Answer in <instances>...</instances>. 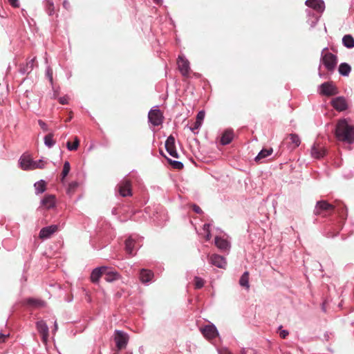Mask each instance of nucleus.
<instances>
[{"label":"nucleus","instance_id":"obj_50","mask_svg":"<svg viewBox=\"0 0 354 354\" xmlns=\"http://www.w3.org/2000/svg\"><path fill=\"white\" fill-rule=\"evenodd\" d=\"M59 102L61 104H68V97L66 96L60 97L58 100Z\"/></svg>","mask_w":354,"mask_h":354},{"label":"nucleus","instance_id":"obj_44","mask_svg":"<svg viewBox=\"0 0 354 354\" xmlns=\"http://www.w3.org/2000/svg\"><path fill=\"white\" fill-rule=\"evenodd\" d=\"M278 333L279 334V336L282 339H286L288 337V335H289V331L288 330L283 329V326L281 325H280L278 327Z\"/></svg>","mask_w":354,"mask_h":354},{"label":"nucleus","instance_id":"obj_47","mask_svg":"<svg viewBox=\"0 0 354 354\" xmlns=\"http://www.w3.org/2000/svg\"><path fill=\"white\" fill-rule=\"evenodd\" d=\"M191 206H192V207L193 211H194L195 213H196V214H203V210L201 209V208L198 205H196V204H195V203H193V204H192V205H191Z\"/></svg>","mask_w":354,"mask_h":354},{"label":"nucleus","instance_id":"obj_55","mask_svg":"<svg viewBox=\"0 0 354 354\" xmlns=\"http://www.w3.org/2000/svg\"><path fill=\"white\" fill-rule=\"evenodd\" d=\"M344 210H345V213H343L341 215V217L342 219H346V216H347V209L346 208V207H344Z\"/></svg>","mask_w":354,"mask_h":354},{"label":"nucleus","instance_id":"obj_62","mask_svg":"<svg viewBox=\"0 0 354 354\" xmlns=\"http://www.w3.org/2000/svg\"><path fill=\"white\" fill-rule=\"evenodd\" d=\"M159 153L162 156H163L164 158H165L167 159V157L165 156V154L164 153V152L162 150H160Z\"/></svg>","mask_w":354,"mask_h":354},{"label":"nucleus","instance_id":"obj_14","mask_svg":"<svg viewBox=\"0 0 354 354\" xmlns=\"http://www.w3.org/2000/svg\"><path fill=\"white\" fill-rule=\"evenodd\" d=\"M305 5L308 7V9L315 10V12L322 14L325 10V3L324 0H306Z\"/></svg>","mask_w":354,"mask_h":354},{"label":"nucleus","instance_id":"obj_5","mask_svg":"<svg viewBox=\"0 0 354 354\" xmlns=\"http://www.w3.org/2000/svg\"><path fill=\"white\" fill-rule=\"evenodd\" d=\"M318 93L323 96H333L339 93L337 87L331 81L325 82L318 86Z\"/></svg>","mask_w":354,"mask_h":354},{"label":"nucleus","instance_id":"obj_32","mask_svg":"<svg viewBox=\"0 0 354 354\" xmlns=\"http://www.w3.org/2000/svg\"><path fill=\"white\" fill-rule=\"evenodd\" d=\"M272 152H273V149L271 147L268 148V149L263 148L256 156V157L254 158V160L256 162H258V161L269 156L270 155H271L272 153Z\"/></svg>","mask_w":354,"mask_h":354},{"label":"nucleus","instance_id":"obj_2","mask_svg":"<svg viewBox=\"0 0 354 354\" xmlns=\"http://www.w3.org/2000/svg\"><path fill=\"white\" fill-rule=\"evenodd\" d=\"M145 212L157 226H163L169 219L166 209L160 204L148 206Z\"/></svg>","mask_w":354,"mask_h":354},{"label":"nucleus","instance_id":"obj_7","mask_svg":"<svg viewBox=\"0 0 354 354\" xmlns=\"http://www.w3.org/2000/svg\"><path fill=\"white\" fill-rule=\"evenodd\" d=\"M136 235L131 234L124 241L125 252L130 257L135 256L138 248L140 247L136 241Z\"/></svg>","mask_w":354,"mask_h":354},{"label":"nucleus","instance_id":"obj_58","mask_svg":"<svg viewBox=\"0 0 354 354\" xmlns=\"http://www.w3.org/2000/svg\"><path fill=\"white\" fill-rule=\"evenodd\" d=\"M193 75L196 78H200L201 77V75L198 73H194Z\"/></svg>","mask_w":354,"mask_h":354},{"label":"nucleus","instance_id":"obj_35","mask_svg":"<svg viewBox=\"0 0 354 354\" xmlns=\"http://www.w3.org/2000/svg\"><path fill=\"white\" fill-rule=\"evenodd\" d=\"M44 143L47 148L51 149L55 145V141L53 138V133H50L46 135L44 138Z\"/></svg>","mask_w":354,"mask_h":354},{"label":"nucleus","instance_id":"obj_30","mask_svg":"<svg viewBox=\"0 0 354 354\" xmlns=\"http://www.w3.org/2000/svg\"><path fill=\"white\" fill-rule=\"evenodd\" d=\"M19 163L24 170H30L32 169V163H33V160L28 157L22 156L19 160Z\"/></svg>","mask_w":354,"mask_h":354},{"label":"nucleus","instance_id":"obj_38","mask_svg":"<svg viewBox=\"0 0 354 354\" xmlns=\"http://www.w3.org/2000/svg\"><path fill=\"white\" fill-rule=\"evenodd\" d=\"M66 145L68 151H75L80 145V140L77 137H75L74 143H71L70 141H68Z\"/></svg>","mask_w":354,"mask_h":354},{"label":"nucleus","instance_id":"obj_12","mask_svg":"<svg viewBox=\"0 0 354 354\" xmlns=\"http://www.w3.org/2000/svg\"><path fill=\"white\" fill-rule=\"evenodd\" d=\"M331 106L337 111L342 112L348 109V105L345 97L338 96L330 101Z\"/></svg>","mask_w":354,"mask_h":354},{"label":"nucleus","instance_id":"obj_8","mask_svg":"<svg viewBox=\"0 0 354 354\" xmlns=\"http://www.w3.org/2000/svg\"><path fill=\"white\" fill-rule=\"evenodd\" d=\"M114 340L115 346L118 350L126 348L129 342V335L120 330H115Z\"/></svg>","mask_w":354,"mask_h":354},{"label":"nucleus","instance_id":"obj_54","mask_svg":"<svg viewBox=\"0 0 354 354\" xmlns=\"http://www.w3.org/2000/svg\"><path fill=\"white\" fill-rule=\"evenodd\" d=\"M211 237H212L211 232H206L205 240L206 241H209L211 239Z\"/></svg>","mask_w":354,"mask_h":354},{"label":"nucleus","instance_id":"obj_33","mask_svg":"<svg viewBox=\"0 0 354 354\" xmlns=\"http://www.w3.org/2000/svg\"><path fill=\"white\" fill-rule=\"evenodd\" d=\"M42 5L46 13L49 16H52L55 13V6L53 0L45 1L42 2Z\"/></svg>","mask_w":354,"mask_h":354},{"label":"nucleus","instance_id":"obj_6","mask_svg":"<svg viewBox=\"0 0 354 354\" xmlns=\"http://www.w3.org/2000/svg\"><path fill=\"white\" fill-rule=\"evenodd\" d=\"M163 119L162 113L158 106H153L148 113V121L155 127L160 125Z\"/></svg>","mask_w":354,"mask_h":354},{"label":"nucleus","instance_id":"obj_23","mask_svg":"<svg viewBox=\"0 0 354 354\" xmlns=\"http://www.w3.org/2000/svg\"><path fill=\"white\" fill-rule=\"evenodd\" d=\"M234 131L232 129H225L221 137L220 144L223 146L229 145L234 139Z\"/></svg>","mask_w":354,"mask_h":354},{"label":"nucleus","instance_id":"obj_22","mask_svg":"<svg viewBox=\"0 0 354 354\" xmlns=\"http://www.w3.org/2000/svg\"><path fill=\"white\" fill-rule=\"evenodd\" d=\"M328 153L325 147H319L314 144L310 149L311 156L315 159H321L326 156Z\"/></svg>","mask_w":354,"mask_h":354},{"label":"nucleus","instance_id":"obj_17","mask_svg":"<svg viewBox=\"0 0 354 354\" xmlns=\"http://www.w3.org/2000/svg\"><path fill=\"white\" fill-rule=\"evenodd\" d=\"M209 262L214 266L225 269L227 266L226 259L219 254H214L209 257Z\"/></svg>","mask_w":354,"mask_h":354},{"label":"nucleus","instance_id":"obj_16","mask_svg":"<svg viewBox=\"0 0 354 354\" xmlns=\"http://www.w3.org/2000/svg\"><path fill=\"white\" fill-rule=\"evenodd\" d=\"M21 304L26 306L37 308L44 307L46 303L45 301L39 298L27 297L22 300Z\"/></svg>","mask_w":354,"mask_h":354},{"label":"nucleus","instance_id":"obj_1","mask_svg":"<svg viewBox=\"0 0 354 354\" xmlns=\"http://www.w3.org/2000/svg\"><path fill=\"white\" fill-rule=\"evenodd\" d=\"M335 136L337 140L352 145L354 143V125L349 124L348 118H341L336 124Z\"/></svg>","mask_w":354,"mask_h":354},{"label":"nucleus","instance_id":"obj_4","mask_svg":"<svg viewBox=\"0 0 354 354\" xmlns=\"http://www.w3.org/2000/svg\"><path fill=\"white\" fill-rule=\"evenodd\" d=\"M129 175L127 174L124 177L115 187L120 195L122 197L131 196L132 195V182L131 178L133 177V175L128 177Z\"/></svg>","mask_w":354,"mask_h":354},{"label":"nucleus","instance_id":"obj_46","mask_svg":"<svg viewBox=\"0 0 354 354\" xmlns=\"http://www.w3.org/2000/svg\"><path fill=\"white\" fill-rule=\"evenodd\" d=\"M46 75L49 80V82L53 84V71L50 66H48L46 70Z\"/></svg>","mask_w":354,"mask_h":354},{"label":"nucleus","instance_id":"obj_64","mask_svg":"<svg viewBox=\"0 0 354 354\" xmlns=\"http://www.w3.org/2000/svg\"><path fill=\"white\" fill-rule=\"evenodd\" d=\"M111 212L113 214H116V209L115 208H113L112 210H111Z\"/></svg>","mask_w":354,"mask_h":354},{"label":"nucleus","instance_id":"obj_59","mask_svg":"<svg viewBox=\"0 0 354 354\" xmlns=\"http://www.w3.org/2000/svg\"><path fill=\"white\" fill-rule=\"evenodd\" d=\"M156 4H160L163 2V0H153Z\"/></svg>","mask_w":354,"mask_h":354},{"label":"nucleus","instance_id":"obj_24","mask_svg":"<svg viewBox=\"0 0 354 354\" xmlns=\"http://www.w3.org/2000/svg\"><path fill=\"white\" fill-rule=\"evenodd\" d=\"M214 243L215 245L221 251H228L231 247L230 241L218 236L215 237Z\"/></svg>","mask_w":354,"mask_h":354},{"label":"nucleus","instance_id":"obj_37","mask_svg":"<svg viewBox=\"0 0 354 354\" xmlns=\"http://www.w3.org/2000/svg\"><path fill=\"white\" fill-rule=\"evenodd\" d=\"M167 161L174 169L180 170L184 168V164L180 161L174 160L169 158H167Z\"/></svg>","mask_w":354,"mask_h":354},{"label":"nucleus","instance_id":"obj_11","mask_svg":"<svg viewBox=\"0 0 354 354\" xmlns=\"http://www.w3.org/2000/svg\"><path fill=\"white\" fill-rule=\"evenodd\" d=\"M178 68L183 77H187L189 76L190 71L189 62L183 55L178 56Z\"/></svg>","mask_w":354,"mask_h":354},{"label":"nucleus","instance_id":"obj_21","mask_svg":"<svg viewBox=\"0 0 354 354\" xmlns=\"http://www.w3.org/2000/svg\"><path fill=\"white\" fill-rule=\"evenodd\" d=\"M106 266H99V267L94 268L92 270V272L91 273V276H90L91 282H93V283H97L99 282L100 279L101 277L104 278V271L106 270Z\"/></svg>","mask_w":354,"mask_h":354},{"label":"nucleus","instance_id":"obj_13","mask_svg":"<svg viewBox=\"0 0 354 354\" xmlns=\"http://www.w3.org/2000/svg\"><path fill=\"white\" fill-rule=\"evenodd\" d=\"M175 138L172 135H170L165 142V148L167 152L173 158H178L179 155L176 148Z\"/></svg>","mask_w":354,"mask_h":354},{"label":"nucleus","instance_id":"obj_48","mask_svg":"<svg viewBox=\"0 0 354 354\" xmlns=\"http://www.w3.org/2000/svg\"><path fill=\"white\" fill-rule=\"evenodd\" d=\"M38 124L39 125V127H41V129L44 131H48V125L46 124V123L45 122H44L43 120H38Z\"/></svg>","mask_w":354,"mask_h":354},{"label":"nucleus","instance_id":"obj_51","mask_svg":"<svg viewBox=\"0 0 354 354\" xmlns=\"http://www.w3.org/2000/svg\"><path fill=\"white\" fill-rule=\"evenodd\" d=\"M210 226H211V224L210 223H205L203 226V230L205 232H210Z\"/></svg>","mask_w":354,"mask_h":354},{"label":"nucleus","instance_id":"obj_40","mask_svg":"<svg viewBox=\"0 0 354 354\" xmlns=\"http://www.w3.org/2000/svg\"><path fill=\"white\" fill-rule=\"evenodd\" d=\"M79 183L77 181H72L69 183L68 187L67 188V193L71 194L75 192V190L78 187Z\"/></svg>","mask_w":354,"mask_h":354},{"label":"nucleus","instance_id":"obj_49","mask_svg":"<svg viewBox=\"0 0 354 354\" xmlns=\"http://www.w3.org/2000/svg\"><path fill=\"white\" fill-rule=\"evenodd\" d=\"M10 5L13 8H19V0H8Z\"/></svg>","mask_w":354,"mask_h":354},{"label":"nucleus","instance_id":"obj_36","mask_svg":"<svg viewBox=\"0 0 354 354\" xmlns=\"http://www.w3.org/2000/svg\"><path fill=\"white\" fill-rule=\"evenodd\" d=\"M71 170V165L68 161H65L63 166V169L62 171L61 181L64 183L66 177L68 176Z\"/></svg>","mask_w":354,"mask_h":354},{"label":"nucleus","instance_id":"obj_28","mask_svg":"<svg viewBox=\"0 0 354 354\" xmlns=\"http://www.w3.org/2000/svg\"><path fill=\"white\" fill-rule=\"evenodd\" d=\"M338 73L342 77H348L351 72V66L346 62H342L338 66Z\"/></svg>","mask_w":354,"mask_h":354},{"label":"nucleus","instance_id":"obj_53","mask_svg":"<svg viewBox=\"0 0 354 354\" xmlns=\"http://www.w3.org/2000/svg\"><path fill=\"white\" fill-rule=\"evenodd\" d=\"M318 75L320 78H328L326 74L320 72V70H319Z\"/></svg>","mask_w":354,"mask_h":354},{"label":"nucleus","instance_id":"obj_9","mask_svg":"<svg viewBox=\"0 0 354 354\" xmlns=\"http://www.w3.org/2000/svg\"><path fill=\"white\" fill-rule=\"evenodd\" d=\"M335 210V207L326 201L321 200L316 203L313 214L319 216L326 212H332Z\"/></svg>","mask_w":354,"mask_h":354},{"label":"nucleus","instance_id":"obj_25","mask_svg":"<svg viewBox=\"0 0 354 354\" xmlns=\"http://www.w3.org/2000/svg\"><path fill=\"white\" fill-rule=\"evenodd\" d=\"M153 277L154 274L151 270L145 268L141 269L140 272V280L143 284L148 285V283L151 281Z\"/></svg>","mask_w":354,"mask_h":354},{"label":"nucleus","instance_id":"obj_45","mask_svg":"<svg viewBox=\"0 0 354 354\" xmlns=\"http://www.w3.org/2000/svg\"><path fill=\"white\" fill-rule=\"evenodd\" d=\"M205 116V111L201 110L197 113L196 121L203 124Z\"/></svg>","mask_w":354,"mask_h":354},{"label":"nucleus","instance_id":"obj_29","mask_svg":"<svg viewBox=\"0 0 354 354\" xmlns=\"http://www.w3.org/2000/svg\"><path fill=\"white\" fill-rule=\"evenodd\" d=\"M33 186L37 196L44 193L46 190V182L44 179L35 182Z\"/></svg>","mask_w":354,"mask_h":354},{"label":"nucleus","instance_id":"obj_34","mask_svg":"<svg viewBox=\"0 0 354 354\" xmlns=\"http://www.w3.org/2000/svg\"><path fill=\"white\" fill-rule=\"evenodd\" d=\"M249 272L245 271L241 276L239 283L241 287L245 288L247 290L250 288L249 283Z\"/></svg>","mask_w":354,"mask_h":354},{"label":"nucleus","instance_id":"obj_31","mask_svg":"<svg viewBox=\"0 0 354 354\" xmlns=\"http://www.w3.org/2000/svg\"><path fill=\"white\" fill-rule=\"evenodd\" d=\"M342 44L344 47L348 49H352L354 48V37L351 35H345L342 37Z\"/></svg>","mask_w":354,"mask_h":354},{"label":"nucleus","instance_id":"obj_26","mask_svg":"<svg viewBox=\"0 0 354 354\" xmlns=\"http://www.w3.org/2000/svg\"><path fill=\"white\" fill-rule=\"evenodd\" d=\"M37 331L42 335L43 339H46L48 336V326L44 320L36 322Z\"/></svg>","mask_w":354,"mask_h":354},{"label":"nucleus","instance_id":"obj_52","mask_svg":"<svg viewBox=\"0 0 354 354\" xmlns=\"http://www.w3.org/2000/svg\"><path fill=\"white\" fill-rule=\"evenodd\" d=\"M62 5L63 7L66 10H68L70 8V3L68 0H64Z\"/></svg>","mask_w":354,"mask_h":354},{"label":"nucleus","instance_id":"obj_61","mask_svg":"<svg viewBox=\"0 0 354 354\" xmlns=\"http://www.w3.org/2000/svg\"><path fill=\"white\" fill-rule=\"evenodd\" d=\"M322 310L323 312H326V306H325L324 304H322Z\"/></svg>","mask_w":354,"mask_h":354},{"label":"nucleus","instance_id":"obj_43","mask_svg":"<svg viewBox=\"0 0 354 354\" xmlns=\"http://www.w3.org/2000/svg\"><path fill=\"white\" fill-rule=\"evenodd\" d=\"M194 281H195V288L196 289H201L204 286V281L202 278L199 277H197L196 276L194 277Z\"/></svg>","mask_w":354,"mask_h":354},{"label":"nucleus","instance_id":"obj_57","mask_svg":"<svg viewBox=\"0 0 354 354\" xmlns=\"http://www.w3.org/2000/svg\"><path fill=\"white\" fill-rule=\"evenodd\" d=\"M248 350L245 348H242L240 354H247Z\"/></svg>","mask_w":354,"mask_h":354},{"label":"nucleus","instance_id":"obj_60","mask_svg":"<svg viewBox=\"0 0 354 354\" xmlns=\"http://www.w3.org/2000/svg\"><path fill=\"white\" fill-rule=\"evenodd\" d=\"M8 335H9V334H8V335H5V334H3L2 332H0V339H1V338L6 337H7V336H8Z\"/></svg>","mask_w":354,"mask_h":354},{"label":"nucleus","instance_id":"obj_3","mask_svg":"<svg viewBox=\"0 0 354 354\" xmlns=\"http://www.w3.org/2000/svg\"><path fill=\"white\" fill-rule=\"evenodd\" d=\"M328 47H325L321 52L320 64L318 69L320 70L322 64L330 73H333L338 62L337 56L332 53L326 52Z\"/></svg>","mask_w":354,"mask_h":354},{"label":"nucleus","instance_id":"obj_18","mask_svg":"<svg viewBox=\"0 0 354 354\" xmlns=\"http://www.w3.org/2000/svg\"><path fill=\"white\" fill-rule=\"evenodd\" d=\"M306 13L307 15V23L310 25V28H314L317 24L322 14L315 12V10L311 9H306Z\"/></svg>","mask_w":354,"mask_h":354},{"label":"nucleus","instance_id":"obj_20","mask_svg":"<svg viewBox=\"0 0 354 354\" xmlns=\"http://www.w3.org/2000/svg\"><path fill=\"white\" fill-rule=\"evenodd\" d=\"M58 229L57 225H50L46 227H42L39 234L40 239L44 240L50 238Z\"/></svg>","mask_w":354,"mask_h":354},{"label":"nucleus","instance_id":"obj_39","mask_svg":"<svg viewBox=\"0 0 354 354\" xmlns=\"http://www.w3.org/2000/svg\"><path fill=\"white\" fill-rule=\"evenodd\" d=\"M290 139L292 144L295 145L296 147H298L301 144V139L298 134L297 133H290L289 134Z\"/></svg>","mask_w":354,"mask_h":354},{"label":"nucleus","instance_id":"obj_15","mask_svg":"<svg viewBox=\"0 0 354 354\" xmlns=\"http://www.w3.org/2000/svg\"><path fill=\"white\" fill-rule=\"evenodd\" d=\"M201 331L203 335L207 339H213L219 335L217 328L214 324L205 325L201 328Z\"/></svg>","mask_w":354,"mask_h":354},{"label":"nucleus","instance_id":"obj_10","mask_svg":"<svg viewBox=\"0 0 354 354\" xmlns=\"http://www.w3.org/2000/svg\"><path fill=\"white\" fill-rule=\"evenodd\" d=\"M104 273V280L108 283H113L122 279V275L114 268L106 266Z\"/></svg>","mask_w":354,"mask_h":354},{"label":"nucleus","instance_id":"obj_56","mask_svg":"<svg viewBox=\"0 0 354 354\" xmlns=\"http://www.w3.org/2000/svg\"><path fill=\"white\" fill-rule=\"evenodd\" d=\"M27 281V277L25 275H23L21 278V282L23 283L24 282H26Z\"/></svg>","mask_w":354,"mask_h":354},{"label":"nucleus","instance_id":"obj_27","mask_svg":"<svg viewBox=\"0 0 354 354\" xmlns=\"http://www.w3.org/2000/svg\"><path fill=\"white\" fill-rule=\"evenodd\" d=\"M35 57L30 59L26 64H22L20 66L19 68V72L21 75L29 74L34 68V62L35 60Z\"/></svg>","mask_w":354,"mask_h":354},{"label":"nucleus","instance_id":"obj_19","mask_svg":"<svg viewBox=\"0 0 354 354\" xmlns=\"http://www.w3.org/2000/svg\"><path fill=\"white\" fill-rule=\"evenodd\" d=\"M56 198L54 194H46L40 201V205L50 209L55 207Z\"/></svg>","mask_w":354,"mask_h":354},{"label":"nucleus","instance_id":"obj_63","mask_svg":"<svg viewBox=\"0 0 354 354\" xmlns=\"http://www.w3.org/2000/svg\"><path fill=\"white\" fill-rule=\"evenodd\" d=\"M115 296H116L117 297H120L122 296V293H120V292H116V293H115Z\"/></svg>","mask_w":354,"mask_h":354},{"label":"nucleus","instance_id":"obj_42","mask_svg":"<svg viewBox=\"0 0 354 354\" xmlns=\"http://www.w3.org/2000/svg\"><path fill=\"white\" fill-rule=\"evenodd\" d=\"M43 168H44V164H43V158H41L38 160H33V163H32V169Z\"/></svg>","mask_w":354,"mask_h":354},{"label":"nucleus","instance_id":"obj_41","mask_svg":"<svg viewBox=\"0 0 354 354\" xmlns=\"http://www.w3.org/2000/svg\"><path fill=\"white\" fill-rule=\"evenodd\" d=\"M202 126L201 123H199L196 121H195L193 127H189L188 124L186 125V127L193 132L194 135H196L198 133V129H200Z\"/></svg>","mask_w":354,"mask_h":354}]
</instances>
